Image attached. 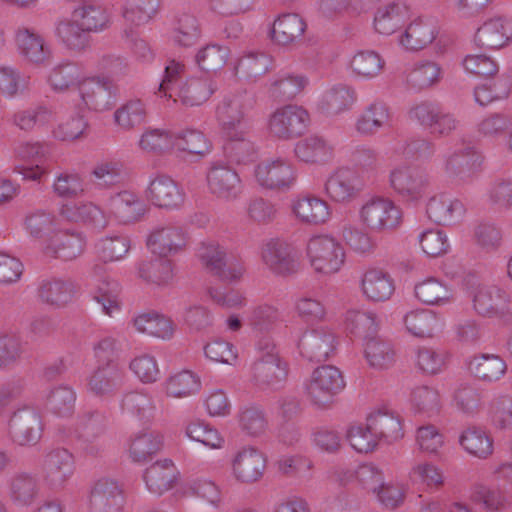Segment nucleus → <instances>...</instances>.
I'll return each mask as SVG.
<instances>
[{"instance_id": "nucleus-51", "label": "nucleus", "mask_w": 512, "mask_h": 512, "mask_svg": "<svg viewBox=\"0 0 512 512\" xmlns=\"http://www.w3.org/2000/svg\"><path fill=\"white\" fill-rule=\"evenodd\" d=\"M417 299L427 305H446L453 301V290L437 278L430 277L415 286Z\"/></svg>"}, {"instance_id": "nucleus-31", "label": "nucleus", "mask_w": 512, "mask_h": 512, "mask_svg": "<svg viewBox=\"0 0 512 512\" xmlns=\"http://www.w3.org/2000/svg\"><path fill=\"white\" fill-rule=\"evenodd\" d=\"M464 213L465 208L460 200L444 194L432 196L426 204L427 217L439 225L454 224Z\"/></svg>"}, {"instance_id": "nucleus-21", "label": "nucleus", "mask_w": 512, "mask_h": 512, "mask_svg": "<svg viewBox=\"0 0 512 512\" xmlns=\"http://www.w3.org/2000/svg\"><path fill=\"white\" fill-rule=\"evenodd\" d=\"M110 214L120 224H133L140 221L147 213L148 208L134 192L124 190L111 195L107 201Z\"/></svg>"}, {"instance_id": "nucleus-34", "label": "nucleus", "mask_w": 512, "mask_h": 512, "mask_svg": "<svg viewBox=\"0 0 512 512\" xmlns=\"http://www.w3.org/2000/svg\"><path fill=\"white\" fill-rule=\"evenodd\" d=\"M292 211L300 222L311 225L324 224L331 216L328 202L316 196L297 198L292 203Z\"/></svg>"}, {"instance_id": "nucleus-9", "label": "nucleus", "mask_w": 512, "mask_h": 512, "mask_svg": "<svg viewBox=\"0 0 512 512\" xmlns=\"http://www.w3.org/2000/svg\"><path fill=\"white\" fill-rule=\"evenodd\" d=\"M363 183L358 173L348 166L331 171L323 184V194L332 203L348 205L362 193Z\"/></svg>"}, {"instance_id": "nucleus-35", "label": "nucleus", "mask_w": 512, "mask_h": 512, "mask_svg": "<svg viewBox=\"0 0 512 512\" xmlns=\"http://www.w3.org/2000/svg\"><path fill=\"white\" fill-rule=\"evenodd\" d=\"M363 295L373 302H384L392 296L395 290L391 276L381 269L367 270L361 279Z\"/></svg>"}, {"instance_id": "nucleus-2", "label": "nucleus", "mask_w": 512, "mask_h": 512, "mask_svg": "<svg viewBox=\"0 0 512 512\" xmlns=\"http://www.w3.org/2000/svg\"><path fill=\"white\" fill-rule=\"evenodd\" d=\"M483 156L471 141L461 140L442 156V170L456 183H469L481 170Z\"/></svg>"}, {"instance_id": "nucleus-63", "label": "nucleus", "mask_w": 512, "mask_h": 512, "mask_svg": "<svg viewBox=\"0 0 512 512\" xmlns=\"http://www.w3.org/2000/svg\"><path fill=\"white\" fill-rule=\"evenodd\" d=\"M385 61L375 51L366 50L356 53L350 67L355 75L365 79H372L378 76L383 70Z\"/></svg>"}, {"instance_id": "nucleus-30", "label": "nucleus", "mask_w": 512, "mask_h": 512, "mask_svg": "<svg viewBox=\"0 0 512 512\" xmlns=\"http://www.w3.org/2000/svg\"><path fill=\"white\" fill-rule=\"evenodd\" d=\"M438 34V25L431 18H417L400 36L399 44L409 51H418L433 42Z\"/></svg>"}, {"instance_id": "nucleus-29", "label": "nucleus", "mask_w": 512, "mask_h": 512, "mask_svg": "<svg viewBox=\"0 0 512 512\" xmlns=\"http://www.w3.org/2000/svg\"><path fill=\"white\" fill-rule=\"evenodd\" d=\"M40 487L36 475L17 472L7 482V495L17 507H28L38 498Z\"/></svg>"}, {"instance_id": "nucleus-5", "label": "nucleus", "mask_w": 512, "mask_h": 512, "mask_svg": "<svg viewBox=\"0 0 512 512\" xmlns=\"http://www.w3.org/2000/svg\"><path fill=\"white\" fill-rule=\"evenodd\" d=\"M261 355L252 365V379L260 389H277L287 378V364L268 340L258 345Z\"/></svg>"}, {"instance_id": "nucleus-39", "label": "nucleus", "mask_w": 512, "mask_h": 512, "mask_svg": "<svg viewBox=\"0 0 512 512\" xmlns=\"http://www.w3.org/2000/svg\"><path fill=\"white\" fill-rule=\"evenodd\" d=\"M123 376V371L117 364L107 363L88 378V390L96 396L111 394L121 386Z\"/></svg>"}, {"instance_id": "nucleus-38", "label": "nucleus", "mask_w": 512, "mask_h": 512, "mask_svg": "<svg viewBox=\"0 0 512 512\" xmlns=\"http://www.w3.org/2000/svg\"><path fill=\"white\" fill-rule=\"evenodd\" d=\"M85 240L81 234L62 231L56 233L45 248L48 256L70 261L82 254Z\"/></svg>"}, {"instance_id": "nucleus-46", "label": "nucleus", "mask_w": 512, "mask_h": 512, "mask_svg": "<svg viewBox=\"0 0 512 512\" xmlns=\"http://www.w3.org/2000/svg\"><path fill=\"white\" fill-rule=\"evenodd\" d=\"M16 154L23 160H27L35 164L34 167H22L19 172L24 179L38 180L44 174L42 164L47 160L49 154V146L41 143H21L16 148Z\"/></svg>"}, {"instance_id": "nucleus-54", "label": "nucleus", "mask_w": 512, "mask_h": 512, "mask_svg": "<svg viewBox=\"0 0 512 512\" xmlns=\"http://www.w3.org/2000/svg\"><path fill=\"white\" fill-rule=\"evenodd\" d=\"M393 153L407 160L427 161L436 153V145L426 138H411L398 141Z\"/></svg>"}, {"instance_id": "nucleus-40", "label": "nucleus", "mask_w": 512, "mask_h": 512, "mask_svg": "<svg viewBox=\"0 0 512 512\" xmlns=\"http://www.w3.org/2000/svg\"><path fill=\"white\" fill-rule=\"evenodd\" d=\"M306 28L307 24L300 15L285 13L274 21L272 39L280 45H290L302 38Z\"/></svg>"}, {"instance_id": "nucleus-64", "label": "nucleus", "mask_w": 512, "mask_h": 512, "mask_svg": "<svg viewBox=\"0 0 512 512\" xmlns=\"http://www.w3.org/2000/svg\"><path fill=\"white\" fill-rule=\"evenodd\" d=\"M487 201L491 206L503 210L512 209V176L496 177L486 192Z\"/></svg>"}, {"instance_id": "nucleus-12", "label": "nucleus", "mask_w": 512, "mask_h": 512, "mask_svg": "<svg viewBox=\"0 0 512 512\" xmlns=\"http://www.w3.org/2000/svg\"><path fill=\"white\" fill-rule=\"evenodd\" d=\"M8 430L12 440L18 445L36 444L43 431L41 415L30 406L19 408L9 419Z\"/></svg>"}, {"instance_id": "nucleus-53", "label": "nucleus", "mask_w": 512, "mask_h": 512, "mask_svg": "<svg viewBox=\"0 0 512 512\" xmlns=\"http://www.w3.org/2000/svg\"><path fill=\"white\" fill-rule=\"evenodd\" d=\"M159 5L160 0H126L122 9L126 28L148 23L157 14Z\"/></svg>"}, {"instance_id": "nucleus-28", "label": "nucleus", "mask_w": 512, "mask_h": 512, "mask_svg": "<svg viewBox=\"0 0 512 512\" xmlns=\"http://www.w3.org/2000/svg\"><path fill=\"white\" fill-rule=\"evenodd\" d=\"M512 39V21L496 17L486 21L475 33L477 46L487 49H498Z\"/></svg>"}, {"instance_id": "nucleus-3", "label": "nucleus", "mask_w": 512, "mask_h": 512, "mask_svg": "<svg viewBox=\"0 0 512 512\" xmlns=\"http://www.w3.org/2000/svg\"><path fill=\"white\" fill-rule=\"evenodd\" d=\"M358 218L366 229L384 233L393 231L400 226L402 211L391 199L373 196L361 205Z\"/></svg>"}, {"instance_id": "nucleus-1", "label": "nucleus", "mask_w": 512, "mask_h": 512, "mask_svg": "<svg viewBox=\"0 0 512 512\" xmlns=\"http://www.w3.org/2000/svg\"><path fill=\"white\" fill-rule=\"evenodd\" d=\"M185 72L184 64L175 60L169 61L165 67V75L159 85L161 96L180 102L184 106H199L206 102L215 92L216 85L208 78H189L181 80Z\"/></svg>"}, {"instance_id": "nucleus-48", "label": "nucleus", "mask_w": 512, "mask_h": 512, "mask_svg": "<svg viewBox=\"0 0 512 512\" xmlns=\"http://www.w3.org/2000/svg\"><path fill=\"white\" fill-rule=\"evenodd\" d=\"M459 445L470 455L487 459L493 454L492 437L482 428L469 427L459 436Z\"/></svg>"}, {"instance_id": "nucleus-60", "label": "nucleus", "mask_w": 512, "mask_h": 512, "mask_svg": "<svg viewBox=\"0 0 512 512\" xmlns=\"http://www.w3.org/2000/svg\"><path fill=\"white\" fill-rule=\"evenodd\" d=\"M175 133L159 128L147 129L140 137L139 147L153 154H164L174 149Z\"/></svg>"}, {"instance_id": "nucleus-7", "label": "nucleus", "mask_w": 512, "mask_h": 512, "mask_svg": "<svg viewBox=\"0 0 512 512\" xmlns=\"http://www.w3.org/2000/svg\"><path fill=\"white\" fill-rule=\"evenodd\" d=\"M310 265L317 273L338 272L345 261V250L341 243L328 235H317L309 239L306 247Z\"/></svg>"}, {"instance_id": "nucleus-52", "label": "nucleus", "mask_w": 512, "mask_h": 512, "mask_svg": "<svg viewBox=\"0 0 512 512\" xmlns=\"http://www.w3.org/2000/svg\"><path fill=\"white\" fill-rule=\"evenodd\" d=\"M409 13L405 5L391 3L377 10L374 26L378 33L390 35L400 28L408 18Z\"/></svg>"}, {"instance_id": "nucleus-49", "label": "nucleus", "mask_w": 512, "mask_h": 512, "mask_svg": "<svg viewBox=\"0 0 512 512\" xmlns=\"http://www.w3.org/2000/svg\"><path fill=\"white\" fill-rule=\"evenodd\" d=\"M368 428L375 434L378 441L387 443L397 441L403 437L402 424L398 416L386 412H377L369 415Z\"/></svg>"}, {"instance_id": "nucleus-19", "label": "nucleus", "mask_w": 512, "mask_h": 512, "mask_svg": "<svg viewBox=\"0 0 512 512\" xmlns=\"http://www.w3.org/2000/svg\"><path fill=\"white\" fill-rule=\"evenodd\" d=\"M266 469L264 454L252 446L238 450L231 460V471L234 479L242 484H253L260 481Z\"/></svg>"}, {"instance_id": "nucleus-33", "label": "nucleus", "mask_w": 512, "mask_h": 512, "mask_svg": "<svg viewBox=\"0 0 512 512\" xmlns=\"http://www.w3.org/2000/svg\"><path fill=\"white\" fill-rule=\"evenodd\" d=\"M179 472L171 460L157 461L149 466L144 473L147 489L155 494L162 495L171 490L177 480Z\"/></svg>"}, {"instance_id": "nucleus-50", "label": "nucleus", "mask_w": 512, "mask_h": 512, "mask_svg": "<svg viewBox=\"0 0 512 512\" xmlns=\"http://www.w3.org/2000/svg\"><path fill=\"white\" fill-rule=\"evenodd\" d=\"M471 373L483 382H495L506 373V362L494 354H482L473 357L469 363Z\"/></svg>"}, {"instance_id": "nucleus-24", "label": "nucleus", "mask_w": 512, "mask_h": 512, "mask_svg": "<svg viewBox=\"0 0 512 512\" xmlns=\"http://www.w3.org/2000/svg\"><path fill=\"white\" fill-rule=\"evenodd\" d=\"M184 196L178 184L167 175L155 176L146 190L147 199L160 208H178L183 204Z\"/></svg>"}, {"instance_id": "nucleus-14", "label": "nucleus", "mask_w": 512, "mask_h": 512, "mask_svg": "<svg viewBox=\"0 0 512 512\" xmlns=\"http://www.w3.org/2000/svg\"><path fill=\"white\" fill-rule=\"evenodd\" d=\"M254 104V96L247 91L226 96L217 108V117L223 131L250 127L246 115Z\"/></svg>"}, {"instance_id": "nucleus-59", "label": "nucleus", "mask_w": 512, "mask_h": 512, "mask_svg": "<svg viewBox=\"0 0 512 512\" xmlns=\"http://www.w3.org/2000/svg\"><path fill=\"white\" fill-rule=\"evenodd\" d=\"M365 357L370 367L384 370L393 365L395 352L389 342L379 338H370L365 344Z\"/></svg>"}, {"instance_id": "nucleus-10", "label": "nucleus", "mask_w": 512, "mask_h": 512, "mask_svg": "<svg viewBox=\"0 0 512 512\" xmlns=\"http://www.w3.org/2000/svg\"><path fill=\"white\" fill-rule=\"evenodd\" d=\"M75 472L73 454L66 448L48 451L42 461L41 477L43 484L52 491L64 489Z\"/></svg>"}, {"instance_id": "nucleus-55", "label": "nucleus", "mask_w": 512, "mask_h": 512, "mask_svg": "<svg viewBox=\"0 0 512 512\" xmlns=\"http://www.w3.org/2000/svg\"><path fill=\"white\" fill-rule=\"evenodd\" d=\"M53 193L62 199H75L85 193L83 176L75 170H64L56 174L52 184Z\"/></svg>"}, {"instance_id": "nucleus-58", "label": "nucleus", "mask_w": 512, "mask_h": 512, "mask_svg": "<svg viewBox=\"0 0 512 512\" xmlns=\"http://www.w3.org/2000/svg\"><path fill=\"white\" fill-rule=\"evenodd\" d=\"M200 33L199 23L195 16L183 13L175 19L171 38L178 46L190 47L197 43Z\"/></svg>"}, {"instance_id": "nucleus-32", "label": "nucleus", "mask_w": 512, "mask_h": 512, "mask_svg": "<svg viewBox=\"0 0 512 512\" xmlns=\"http://www.w3.org/2000/svg\"><path fill=\"white\" fill-rule=\"evenodd\" d=\"M76 294V286L70 279L51 277L43 279L38 286L39 299L53 307H64Z\"/></svg>"}, {"instance_id": "nucleus-22", "label": "nucleus", "mask_w": 512, "mask_h": 512, "mask_svg": "<svg viewBox=\"0 0 512 512\" xmlns=\"http://www.w3.org/2000/svg\"><path fill=\"white\" fill-rule=\"evenodd\" d=\"M391 120L390 107L384 101L377 99L361 111L356 118L354 128L359 135L371 137L390 127Z\"/></svg>"}, {"instance_id": "nucleus-26", "label": "nucleus", "mask_w": 512, "mask_h": 512, "mask_svg": "<svg viewBox=\"0 0 512 512\" xmlns=\"http://www.w3.org/2000/svg\"><path fill=\"white\" fill-rule=\"evenodd\" d=\"M61 217L70 222H81L92 229L101 231L108 226L109 217L92 202H70L59 210Z\"/></svg>"}, {"instance_id": "nucleus-16", "label": "nucleus", "mask_w": 512, "mask_h": 512, "mask_svg": "<svg viewBox=\"0 0 512 512\" xmlns=\"http://www.w3.org/2000/svg\"><path fill=\"white\" fill-rule=\"evenodd\" d=\"M18 54L27 62L43 66L52 59V50L43 35L33 28L18 27L14 34Z\"/></svg>"}, {"instance_id": "nucleus-18", "label": "nucleus", "mask_w": 512, "mask_h": 512, "mask_svg": "<svg viewBox=\"0 0 512 512\" xmlns=\"http://www.w3.org/2000/svg\"><path fill=\"white\" fill-rule=\"evenodd\" d=\"M187 240V233L183 227L174 223H164L151 230L147 246L153 254L167 257L182 251Z\"/></svg>"}, {"instance_id": "nucleus-41", "label": "nucleus", "mask_w": 512, "mask_h": 512, "mask_svg": "<svg viewBox=\"0 0 512 512\" xmlns=\"http://www.w3.org/2000/svg\"><path fill=\"white\" fill-rule=\"evenodd\" d=\"M133 326L140 333L169 340L173 337L176 325L171 318L157 313H142L133 319Z\"/></svg>"}, {"instance_id": "nucleus-27", "label": "nucleus", "mask_w": 512, "mask_h": 512, "mask_svg": "<svg viewBox=\"0 0 512 512\" xmlns=\"http://www.w3.org/2000/svg\"><path fill=\"white\" fill-rule=\"evenodd\" d=\"M294 152L305 163L323 165L333 160L335 145L331 140L314 134L298 141Z\"/></svg>"}, {"instance_id": "nucleus-11", "label": "nucleus", "mask_w": 512, "mask_h": 512, "mask_svg": "<svg viewBox=\"0 0 512 512\" xmlns=\"http://www.w3.org/2000/svg\"><path fill=\"white\" fill-rule=\"evenodd\" d=\"M206 184L209 193L224 202L239 199L243 192V184L238 172L220 161L211 163L207 169Z\"/></svg>"}, {"instance_id": "nucleus-37", "label": "nucleus", "mask_w": 512, "mask_h": 512, "mask_svg": "<svg viewBox=\"0 0 512 512\" xmlns=\"http://www.w3.org/2000/svg\"><path fill=\"white\" fill-rule=\"evenodd\" d=\"M404 324L409 333L420 338H430L444 328L443 319L432 310L421 309L408 312Z\"/></svg>"}, {"instance_id": "nucleus-20", "label": "nucleus", "mask_w": 512, "mask_h": 512, "mask_svg": "<svg viewBox=\"0 0 512 512\" xmlns=\"http://www.w3.org/2000/svg\"><path fill=\"white\" fill-rule=\"evenodd\" d=\"M335 333L326 328L319 327L305 331L298 342L300 353L309 361H325L332 356L337 347Z\"/></svg>"}, {"instance_id": "nucleus-47", "label": "nucleus", "mask_w": 512, "mask_h": 512, "mask_svg": "<svg viewBox=\"0 0 512 512\" xmlns=\"http://www.w3.org/2000/svg\"><path fill=\"white\" fill-rule=\"evenodd\" d=\"M123 412L136 417L140 421L151 420L156 412V404L152 395L144 390H133L123 395L121 400Z\"/></svg>"}, {"instance_id": "nucleus-36", "label": "nucleus", "mask_w": 512, "mask_h": 512, "mask_svg": "<svg viewBox=\"0 0 512 512\" xmlns=\"http://www.w3.org/2000/svg\"><path fill=\"white\" fill-rule=\"evenodd\" d=\"M226 142L224 153L232 161L241 164L250 161L255 154L250 127L224 130Z\"/></svg>"}, {"instance_id": "nucleus-56", "label": "nucleus", "mask_w": 512, "mask_h": 512, "mask_svg": "<svg viewBox=\"0 0 512 512\" xmlns=\"http://www.w3.org/2000/svg\"><path fill=\"white\" fill-rule=\"evenodd\" d=\"M56 36L70 50L81 51L90 41L89 33L83 29L81 23L71 20H61L55 29Z\"/></svg>"}, {"instance_id": "nucleus-17", "label": "nucleus", "mask_w": 512, "mask_h": 512, "mask_svg": "<svg viewBox=\"0 0 512 512\" xmlns=\"http://www.w3.org/2000/svg\"><path fill=\"white\" fill-rule=\"evenodd\" d=\"M255 178L267 189H289L296 181V169L287 159H270L256 166Z\"/></svg>"}, {"instance_id": "nucleus-62", "label": "nucleus", "mask_w": 512, "mask_h": 512, "mask_svg": "<svg viewBox=\"0 0 512 512\" xmlns=\"http://www.w3.org/2000/svg\"><path fill=\"white\" fill-rule=\"evenodd\" d=\"M80 69L72 62H61L55 65L48 74L47 82L55 92H64L79 84Z\"/></svg>"}, {"instance_id": "nucleus-45", "label": "nucleus", "mask_w": 512, "mask_h": 512, "mask_svg": "<svg viewBox=\"0 0 512 512\" xmlns=\"http://www.w3.org/2000/svg\"><path fill=\"white\" fill-rule=\"evenodd\" d=\"M308 85L302 74L279 73L271 82L268 93L276 101H288L299 95Z\"/></svg>"}, {"instance_id": "nucleus-57", "label": "nucleus", "mask_w": 512, "mask_h": 512, "mask_svg": "<svg viewBox=\"0 0 512 512\" xmlns=\"http://www.w3.org/2000/svg\"><path fill=\"white\" fill-rule=\"evenodd\" d=\"M162 435L155 431H144L134 436L130 444V457L134 462L152 458L162 447Z\"/></svg>"}, {"instance_id": "nucleus-42", "label": "nucleus", "mask_w": 512, "mask_h": 512, "mask_svg": "<svg viewBox=\"0 0 512 512\" xmlns=\"http://www.w3.org/2000/svg\"><path fill=\"white\" fill-rule=\"evenodd\" d=\"M77 395L69 385H58L51 388L44 398V405L48 412L60 417H71L75 412Z\"/></svg>"}, {"instance_id": "nucleus-23", "label": "nucleus", "mask_w": 512, "mask_h": 512, "mask_svg": "<svg viewBox=\"0 0 512 512\" xmlns=\"http://www.w3.org/2000/svg\"><path fill=\"white\" fill-rule=\"evenodd\" d=\"M83 104L94 111L110 109L115 102L112 83L107 79L88 78L79 83Z\"/></svg>"}, {"instance_id": "nucleus-6", "label": "nucleus", "mask_w": 512, "mask_h": 512, "mask_svg": "<svg viewBox=\"0 0 512 512\" xmlns=\"http://www.w3.org/2000/svg\"><path fill=\"white\" fill-rule=\"evenodd\" d=\"M309 123L310 115L303 106L286 104L276 108L269 115L267 130L273 138L291 140L302 136Z\"/></svg>"}, {"instance_id": "nucleus-43", "label": "nucleus", "mask_w": 512, "mask_h": 512, "mask_svg": "<svg viewBox=\"0 0 512 512\" xmlns=\"http://www.w3.org/2000/svg\"><path fill=\"white\" fill-rule=\"evenodd\" d=\"M371 232L348 221H343L339 225L340 238L359 255L371 254L376 249V241Z\"/></svg>"}, {"instance_id": "nucleus-4", "label": "nucleus", "mask_w": 512, "mask_h": 512, "mask_svg": "<svg viewBox=\"0 0 512 512\" xmlns=\"http://www.w3.org/2000/svg\"><path fill=\"white\" fill-rule=\"evenodd\" d=\"M390 186L404 201L417 203L431 190L429 173L418 166L398 165L389 175Z\"/></svg>"}, {"instance_id": "nucleus-15", "label": "nucleus", "mask_w": 512, "mask_h": 512, "mask_svg": "<svg viewBox=\"0 0 512 512\" xmlns=\"http://www.w3.org/2000/svg\"><path fill=\"white\" fill-rule=\"evenodd\" d=\"M125 497L119 483L110 478H100L90 488L89 512H123Z\"/></svg>"}, {"instance_id": "nucleus-13", "label": "nucleus", "mask_w": 512, "mask_h": 512, "mask_svg": "<svg viewBox=\"0 0 512 512\" xmlns=\"http://www.w3.org/2000/svg\"><path fill=\"white\" fill-rule=\"evenodd\" d=\"M261 259L273 274L283 277L296 273L300 265L296 250L278 239H271L263 245Z\"/></svg>"}, {"instance_id": "nucleus-8", "label": "nucleus", "mask_w": 512, "mask_h": 512, "mask_svg": "<svg viewBox=\"0 0 512 512\" xmlns=\"http://www.w3.org/2000/svg\"><path fill=\"white\" fill-rule=\"evenodd\" d=\"M342 372L335 366L317 367L305 386L306 394L311 403L324 408L330 405L334 397L345 388Z\"/></svg>"}, {"instance_id": "nucleus-44", "label": "nucleus", "mask_w": 512, "mask_h": 512, "mask_svg": "<svg viewBox=\"0 0 512 512\" xmlns=\"http://www.w3.org/2000/svg\"><path fill=\"white\" fill-rule=\"evenodd\" d=\"M357 100L355 90L345 84L330 88L320 102V109L327 115H339L352 108Z\"/></svg>"}, {"instance_id": "nucleus-61", "label": "nucleus", "mask_w": 512, "mask_h": 512, "mask_svg": "<svg viewBox=\"0 0 512 512\" xmlns=\"http://www.w3.org/2000/svg\"><path fill=\"white\" fill-rule=\"evenodd\" d=\"M165 258L160 257L141 263L138 269L139 276L158 286L169 284L174 274L171 261Z\"/></svg>"}, {"instance_id": "nucleus-25", "label": "nucleus", "mask_w": 512, "mask_h": 512, "mask_svg": "<svg viewBox=\"0 0 512 512\" xmlns=\"http://www.w3.org/2000/svg\"><path fill=\"white\" fill-rule=\"evenodd\" d=\"M469 296L472 299L474 310L482 316H494L501 313L509 301L506 291L495 285L479 284L471 288Z\"/></svg>"}]
</instances>
